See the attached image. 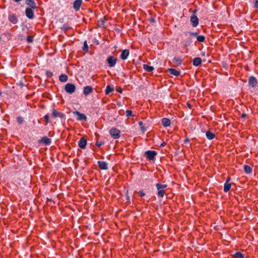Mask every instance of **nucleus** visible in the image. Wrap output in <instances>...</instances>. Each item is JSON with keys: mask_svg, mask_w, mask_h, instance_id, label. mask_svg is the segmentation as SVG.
I'll return each instance as SVG.
<instances>
[{"mask_svg": "<svg viewBox=\"0 0 258 258\" xmlns=\"http://www.w3.org/2000/svg\"><path fill=\"white\" fill-rule=\"evenodd\" d=\"M206 136L210 140H213L215 138V135L209 131L206 133Z\"/></svg>", "mask_w": 258, "mask_h": 258, "instance_id": "412c9836", "label": "nucleus"}, {"mask_svg": "<svg viewBox=\"0 0 258 258\" xmlns=\"http://www.w3.org/2000/svg\"><path fill=\"white\" fill-rule=\"evenodd\" d=\"M165 144H165V142H163L162 143H161V146H161V147H164V146L165 145Z\"/></svg>", "mask_w": 258, "mask_h": 258, "instance_id": "a18cd8bd", "label": "nucleus"}, {"mask_svg": "<svg viewBox=\"0 0 258 258\" xmlns=\"http://www.w3.org/2000/svg\"><path fill=\"white\" fill-rule=\"evenodd\" d=\"M202 63V59L200 57H196L193 59V65L195 66H199Z\"/></svg>", "mask_w": 258, "mask_h": 258, "instance_id": "5701e85b", "label": "nucleus"}, {"mask_svg": "<svg viewBox=\"0 0 258 258\" xmlns=\"http://www.w3.org/2000/svg\"><path fill=\"white\" fill-rule=\"evenodd\" d=\"M98 25L100 27H103L104 26V21L103 19H100L99 20H98Z\"/></svg>", "mask_w": 258, "mask_h": 258, "instance_id": "7c9ffc66", "label": "nucleus"}, {"mask_svg": "<svg viewBox=\"0 0 258 258\" xmlns=\"http://www.w3.org/2000/svg\"><path fill=\"white\" fill-rule=\"evenodd\" d=\"M247 116L246 113H242L241 115V118H245Z\"/></svg>", "mask_w": 258, "mask_h": 258, "instance_id": "c03bdc74", "label": "nucleus"}, {"mask_svg": "<svg viewBox=\"0 0 258 258\" xmlns=\"http://www.w3.org/2000/svg\"><path fill=\"white\" fill-rule=\"evenodd\" d=\"M234 258H244V255L240 252H237L233 254Z\"/></svg>", "mask_w": 258, "mask_h": 258, "instance_id": "cd10ccee", "label": "nucleus"}, {"mask_svg": "<svg viewBox=\"0 0 258 258\" xmlns=\"http://www.w3.org/2000/svg\"><path fill=\"white\" fill-rule=\"evenodd\" d=\"M39 143H43L44 144L46 145H50L51 143V139L47 138V137H42L41 140L39 141Z\"/></svg>", "mask_w": 258, "mask_h": 258, "instance_id": "f8f14e48", "label": "nucleus"}, {"mask_svg": "<svg viewBox=\"0 0 258 258\" xmlns=\"http://www.w3.org/2000/svg\"><path fill=\"white\" fill-rule=\"evenodd\" d=\"M9 20L13 24H16L18 22V19L17 17L13 14H10L8 17Z\"/></svg>", "mask_w": 258, "mask_h": 258, "instance_id": "a211bd4d", "label": "nucleus"}, {"mask_svg": "<svg viewBox=\"0 0 258 258\" xmlns=\"http://www.w3.org/2000/svg\"><path fill=\"white\" fill-rule=\"evenodd\" d=\"M168 72L170 74H172L175 76H178L180 75V72L178 71H177L174 69H172V68L168 69Z\"/></svg>", "mask_w": 258, "mask_h": 258, "instance_id": "6ab92c4d", "label": "nucleus"}, {"mask_svg": "<svg viewBox=\"0 0 258 258\" xmlns=\"http://www.w3.org/2000/svg\"><path fill=\"white\" fill-rule=\"evenodd\" d=\"M74 114L77 115V120H85L86 121L87 117L84 114L81 113L78 111H75L73 112Z\"/></svg>", "mask_w": 258, "mask_h": 258, "instance_id": "423d86ee", "label": "nucleus"}, {"mask_svg": "<svg viewBox=\"0 0 258 258\" xmlns=\"http://www.w3.org/2000/svg\"><path fill=\"white\" fill-rule=\"evenodd\" d=\"M27 41L28 42H32V38L30 37V36H28L27 38Z\"/></svg>", "mask_w": 258, "mask_h": 258, "instance_id": "79ce46f5", "label": "nucleus"}, {"mask_svg": "<svg viewBox=\"0 0 258 258\" xmlns=\"http://www.w3.org/2000/svg\"><path fill=\"white\" fill-rule=\"evenodd\" d=\"M231 187V184L229 183H225L224 187V191L225 192H227L229 190Z\"/></svg>", "mask_w": 258, "mask_h": 258, "instance_id": "bb28decb", "label": "nucleus"}, {"mask_svg": "<svg viewBox=\"0 0 258 258\" xmlns=\"http://www.w3.org/2000/svg\"><path fill=\"white\" fill-rule=\"evenodd\" d=\"M46 75L48 77H51L52 76L53 74L51 72H46Z\"/></svg>", "mask_w": 258, "mask_h": 258, "instance_id": "4c0bfd02", "label": "nucleus"}, {"mask_svg": "<svg viewBox=\"0 0 258 258\" xmlns=\"http://www.w3.org/2000/svg\"><path fill=\"white\" fill-rule=\"evenodd\" d=\"M98 164L99 167L102 170H107L108 169V164L106 162L99 161Z\"/></svg>", "mask_w": 258, "mask_h": 258, "instance_id": "dca6fc26", "label": "nucleus"}, {"mask_svg": "<svg viewBox=\"0 0 258 258\" xmlns=\"http://www.w3.org/2000/svg\"><path fill=\"white\" fill-rule=\"evenodd\" d=\"M117 105H119V106H120V105H121V104H120V103H119V102H117Z\"/></svg>", "mask_w": 258, "mask_h": 258, "instance_id": "3c124183", "label": "nucleus"}, {"mask_svg": "<svg viewBox=\"0 0 258 258\" xmlns=\"http://www.w3.org/2000/svg\"><path fill=\"white\" fill-rule=\"evenodd\" d=\"M248 84L252 87H255L257 84V80L254 77L251 76L248 79Z\"/></svg>", "mask_w": 258, "mask_h": 258, "instance_id": "1a4fd4ad", "label": "nucleus"}, {"mask_svg": "<svg viewBox=\"0 0 258 258\" xmlns=\"http://www.w3.org/2000/svg\"><path fill=\"white\" fill-rule=\"evenodd\" d=\"M145 154L149 160H153L155 156L157 155V153L154 151H147L146 152Z\"/></svg>", "mask_w": 258, "mask_h": 258, "instance_id": "0eeeda50", "label": "nucleus"}, {"mask_svg": "<svg viewBox=\"0 0 258 258\" xmlns=\"http://www.w3.org/2000/svg\"><path fill=\"white\" fill-rule=\"evenodd\" d=\"M65 91L69 94H73L76 91V86L71 83H68L65 85Z\"/></svg>", "mask_w": 258, "mask_h": 258, "instance_id": "7ed1b4c3", "label": "nucleus"}, {"mask_svg": "<svg viewBox=\"0 0 258 258\" xmlns=\"http://www.w3.org/2000/svg\"><path fill=\"white\" fill-rule=\"evenodd\" d=\"M93 91V88L90 86H87L83 89V93L85 96L91 94Z\"/></svg>", "mask_w": 258, "mask_h": 258, "instance_id": "9b49d317", "label": "nucleus"}, {"mask_svg": "<svg viewBox=\"0 0 258 258\" xmlns=\"http://www.w3.org/2000/svg\"><path fill=\"white\" fill-rule=\"evenodd\" d=\"M21 1H22V0H15V1L16 2H19Z\"/></svg>", "mask_w": 258, "mask_h": 258, "instance_id": "8fccbe9b", "label": "nucleus"}, {"mask_svg": "<svg viewBox=\"0 0 258 258\" xmlns=\"http://www.w3.org/2000/svg\"><path fill=\"white\" fill-rule=\"evenodd\" d=\"M44 118L46 121H48L49 119V116L48 114H46L44 116Z\"/></svg>", "mask_w": 258, "mask_h": 258, "instance_id": "37998d69", "label": "nucleus"}, {"mask_svg": "<svg viewBox=\"0 0 258 258\" xmlns=\"http://www.w3.org/2000/svg\"><path fill=\"white\" fill-rule=\"evenodd\" d=\"M126 116L127 117L131 116L132 115V111L131 110H126L125 111Z\"/></svg>", "mask_w": 258, "mask_h": 258, "instance_id": "f704fd0d", "label": "nucleus"}, {"mask_svg": "<svg viewBox=\"0 0 258 258\" xmlns=\"http://www.w3.org/2000/svg\"><path fill=\"white\" fill-rule=\"evenodd\" d=\"M189 42H191V40L190 38H189Z\"/></svg>", "mask_w": 258, "mask_h": 258, "instance_id": "603ef678", "label": "nucleus"}, {"mask_svg": "<svg viewBox=\"0 0 258 258\" xmlns=\"http://www.w3.org/2000/svg\"><path fill=\"white\" fill-rule=\"evenodd\" d=\"M156 186L158 190V196L160 197H163L165 192L164 188L167 187V185L158 183L156 184Z\"/></svg>", "mask_w": 258, "mask_h": 258, "instance_id": "f257e3e1", "label": "nucleus"}, {"mask_svg": "<svg viewBox=\"0 0 258 258\" xmlns=\"http://www.w3.org/2000/svg\"><path fill=\"white\" fill-rule=\"evenodd\" d=\"M52 115L54 117H59L60 118H63L65 116V115L64 113L60 112H58L57 110H56L55 109L52 110Z\"/></svg>", "mask_w": 258, "mask_h": 258, "instance_id": "2eb2a0df", "label": "nucleus"}, {"mask_svg": "<svg viewBox=\"0 0 258 258\" xmlns=\"http://www.w3.org/2000/svg\"><path fill=\"white\" fill-rule=\"evenodd\" d=\"M68 28H69L68 26L66 25H63V26L61 27V29L62 30H66Z\"/></svg>", "mask_w": 258, "mask_h": 258, "instance_id": "58836bf2", "label": "nucleus"}, {"mask_svg": "<svg viewBox=\"0 0 258 258\" xmlns=\"http://www.w3.org/2000/svg\"><path fill=\"white\" fill-rule=\"evenodd\" d=\"M113 88L111 87L110 85H107L105 90V94H109L110 92L113 91Z\"/></svg>", "mask_w": 258, "mask_h": 258, "instance_id": "a878e982", "label": "nucleus"}, {"mask_svg": "<svg viewBox=\"0 0 258 258\" xmlns=\"http://www.w3.org/2000/svg\"><path fill=\"white\" fill-rule=\"evenodd\" d=\"M244 170L246 173H250L251 172V168L248 165H245L244 166Z\"/></svg>", "mask_w": 258, "mask_h": 258, "instance_id": "c85d7f7f", "label": "nucleus"}, {"mask_svg": "<svg viewBox=\"0 0 258 258\" xmlns=\"http://www.w3.org/2000/svg\"><path fill=\"white\" fill-rule=\"evenodd\" d=\"M254 7L255 8L258 9V0L255 2Z\"/></svg>", "mask_w": 258, "mask_h": 258, "instance_id": "a19ab883", "label": "nucleus"}, {"mask_svg": "<svg viewBox=\"0 0 258 258\" xmlns=\"http://www.w3.org/2000/svg\"><path fill=\"white\" fill-rule=\"evenodd\" d=\"M139 194L141 197H144L145 195V194L143 191H140Z\"/></svg>", "mask_w": 258, "mask_h": 258, "instance_id": "ea45409f", "label": "nucleus"}, {"mask_svg": "<svg viewBox=\"0 0 258 258\" xmlns=\"http://www.w3.org/2000/svg\"><path fill=\"white\" fill-rule=\"evenodd\" d=\"M173 63L175 66H179L182 62V59L179 57H174L172 59Z\"/></svg>", "mask_w": 258, "mask_h": 258, "instance_id": "4be33fe9", "label": "nucleus"}, {"mask_svg": "<svg viewBox=\"0 0 258 258\" xmlns=\"http://www.w3.org/2000/svg\"><path fill=\"white\" fill-rule=\"evenodd\" d=\"M32 9L31 8H27L25 10L26 16L30 19H32L34 17V12Z\"/></svg>", "mask_w": 258, "mask_h": 258, "instance_id": "39448f33", "label": "nucleus"}, {"mask_svg": "<svg viewBox=\"0 0 258 258\" xmlns=\"http://www.w3.org/2000/svg\"><path fill=\"white\" fill-rule=\"evenodd\" d=\"M197 39L198 41L200 42H203L205 41V37L203 35H199L197 36Z\"/></svg>", "mask_w": 258, "mask_h": 258, "instance_id": "c756f323", "label": "nucleus"}, {"mask_svg": "<svg viewBox=\"0 0 258 258\" xmlns=\"http://www.w3.org/2000/svg\"><path fill=\"white\" fill-rule=\"evenodd\" d=\"M82 4V0H76L73 4V8L76 11H78L81 7Z\"/></svg>", "mask_w": 258, "mask_h": 258, "instance_id": "9d476101", "label": "nucleus"}, {"mask_svg": "<svg viewBox=\"0 0 258 258\" xmlns=\"http://www.w3.org/2000/svg\"><path fill=\"white\" fill-rule=\"evenodd\" d=\"M139 124L141 127V130H142V132H143V133L145 132L146 131V129L143 125V122L142 121H140L139 122Z\"/></svg>", "mask_w": 258, "mask_h": 258, "instance_id": "2f4dec72", "label": "nucleus"}, {"mask_svg": "<svg viewBox=\"0 0 258 258\" xmlns=\"http://www.w3.org/2000/svg\"><path fill=\"white\" fill-rule=\"evenodd\" d=\"M162 123L165 127H167L170 125V120L167 118H163L162 119Z\"/></svg>", "mask_w": 258, "mask_h": 258, "instance_id": "aec40b11", "label": "nucleus"}, {"mask_svg": "<svg viewBox=\"0 0 258 258\" xmlns=\"http://www.w3.org/2000/svg\"><path fill=\"white\" fill-rule=\"evenodd\" d=\"M230 178H229V177H228V178L226 179V182H225V183H229V181H230Z\"/></svg>", "mask_w": 258, "mask_h": 258, "instance_id": "49530a36", "label": "nucleus"}, {"mask_svg": "<svg viewBox=\"0 0 258 258\" xmlns=\"http://www.w3.org/2000/svg\"><path fill=\"white\" fill-rule=\"evenodd\" d=\"M185 35L186 36H187L188 35H194L195 36H196L197 37V36H198V33L197 32H186L185 33Z\"/></svg>", "mask_w": 258, "mask_h": 258, "instance_id": "473e14b6", "label": "nucleus"}, {"mask_svg": "<svg viewBox=\"0 0 258 258\" xmlns=\"http://www.w3.org/2000/svg\"><path fill=\"white\" fill-rule=\"evenodd\" d=\"M17 121L19 124H22L24 122V119L23 117H22L21 116H19L17 118Z\"/></svg>", "mask_w": 258, "mask_h": 258, "instance_id": "72a5a7b5", "label": "nucleus"}, {"mask_svg": "<svg viewBox=\"0 0 258 258\" xmlns=\"http://www.w3.org/2000/svg\"><path fill=\"white\" fill-rule=\"evenodd\" d=\"M130 51L128 49H124L122 51L120 54V57L122 60H125L127 58Z\"/></svg>", "mask_w": 258, "mask_h": 258, "instance_id": "4468645a", "label": "nucleus"}, {"mask_svg": "<svg viewBox=\"0 0 258 258\" xmlns=\"http://www.w3.org/2000/svg\"><path fill=\"white\" fill-rule=\"evenodd\" d=\"M117 91L120 93H122V89L121 88L117 89Z\"/></svg>", "mask_w": 258, "mask_h": 258, "instance_id": "de8ad7c7", "label": "nucleus"}, {"mask_svg": "<svg viewBox=\"0 0 258 258\" xmlns=\"http://www.w3.org/2000/svg\"><path fill=\"white\" fill-rule=\"evenodd\" d=\"M188 139H186L184 140V143H186V142H188Z\"/></svg>", "mask_w": 258, "mask_h": 258, "instance_id": "09e8293b", "label": "nucleus"}, {"mask_svg": "<svg viewBox=\"0 0 258 258\" xmlns=\"http://www.w3.org/2000/svg\"><path fill=\"white\" fill-rule=\"evenodd\" d=\"M190 20L193 27H196L198 25L199 19L196 15H192Z\"/></svg>", "mask_w": 258, "mask_h": 258, "instance_id": "6e6552de", "label": "nucleus"}, {"mask_svg": "<svg viewBox=\"0 0 258 258\" xmlns=\"http://www.w3.org/2000/svg\"><path fill=\"white\" fill-rule=\"evenodd\" d=\"M1 95H2V93H1V92L0 91V96H1Z\"/></svg>", "mask_w": 258, "mask_h": 258, "instance_id": "864d4df0", "label": "nucleus"}, {"mask_svg": "<svg viewBox=\"0 0 258 258\" xmlns=\"http://www.w3.org/2000/svg\"><path fill=\"white\" fill-rule=\"evenodd\" d=\"M68 77L66 74H61L59 77V80L61 82H66L68 81Z\"/></svg>", "mask_w": 258, "mask_h": 258, "instance_id": "b1692460", "label": "nucleus"}, {"mask_svg": "<svg viewBox=\"0 0 258 258\" xmlns=\"http://www.w3.org/2000/svg\"><path fill=\"white\" fill-rule=\"evenodd\" d=\"M107 61L110 67H113L116 63L117 59L112 56H109L107 58Z\"/></svg>", "mask_w": 258, "mask_h": 258, "instance_id": "20e7f679", "label": "nucleus"}, {"mask_svg": "<svg viewBox=\"0 0 258 258\" xmlns=\"http://www.w3.org/2000/svg\"><path fill=\"white\" fill-rule=\"evenodd\" d=\"M109 133L114 139H118L120 137V131L116 128H111Z\"/></svg>", "mask_w": 258, "mask_h": 258, "instance_id": "f03ea898", "label": "nucleus"}, {"mask_svg": "<svg viewBox=\"0 0 258 258\" xmlns=\"http://www.w3.org/2000/svg\"><path fill=\"white\" fill-rule=\"evenodd\" d=\"M88 49V45L87 44V41H85L84 43V47H83V50L85 51L87 50Z\"/></svg>", "mask_w": 258, "mask_h": 258, "instance_id": "e433bc0d", "label": "nucleus"}, {"mask_svg": "<svg viewBox=\"0 0 258 258\" xmlns=\"http://www.w3.org/2000/svg\"><path fill=\"white\" fill-rule=\"evenodd\" d=\"M26 4L29 6L31 9H35L37 8L36 4L34 0H26Z\"/></svg>", "mask_w": 258, "mask_h": 258, "instance_id": "ddd939ff", "label": "nucleus"}, {"mask_svg": "<svg viewBox=\"0 0 258 258\" xmlns=\"http://www.w3.org/2000/svg\"><path fill=\"white\" fill-rule=\"evenodd\" d=\"M104 144V142H102V141H97L96 143V145L98 147H100V146H101L102 145Z\"/></svg>", "mask_w": 258, "mask_h": 258, "instance_id": "c9c22d12", "label": "nucleus"}, {"mask_svg": "<svg viewBox=\"0 0 258 258\" xmlns=\"http://www.w3.org/2000/svg\"><path fill=\"white\" fill-rule=\"evenodd\" d=\"M143 68L145 71L148 72H151L154 70V68L152 66H150L147 64H144Z\"/></svg>", "mask_w": 258, "mask_h": 258, "instance_id": "393cba45", "label": "nucleus"}, {"mask_svg": "<svg viewBox=\"0 0 258 258\" xmlns=\"http://www.w3.org/2000/svg\"><path fill=\"white\" fill-rule=\"evenodd\" d=\"M87 144V141L84 138H82L79 141V146L82 149H85Z\"/></svg>", "mask_w": 258, "mask_h": 258, "instance_id": "f3484780", "label": "nucleus"}]
</instances>
